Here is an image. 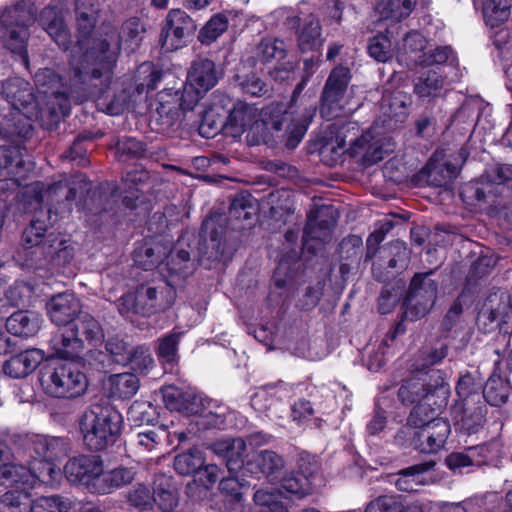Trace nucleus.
Instances as JSON below:
<instances>
[{"mask_svg": "<svg viewBox=\"0 0 512 512\" xmlns=\"http://www.w3.org/2000/svg\"><path fill=\"white\" fill-rule=\"evenodd\" d=\"M227 217L211 214L201 226L198 236L183 235L174 251L165 244L153 239L136 246L133 251L134 264L146 271L158 267L164 259L170 258L167 266L172 274L186 276L194 262L211 268L214 264L230 261L236 251L235 245L228 243L226 234Z\"/></svg>", "mask_w": 512, "mask_h": 512, "instance_id": "nucleus-1", "label": "nucleus"}, {"mask_svg": "<svg viewBox=\"0 0 512 512\" xmlns=\"http://www.w3.org/2000/svg\"><path fill=\"white\" fill-rule=\"evenodd\" d=\"M100 13L97 0H75L77 42L69 48V91L66 99L82 102L97 86L95 81L109 76L115 64V52L105 39H93Z\"/></svg>", "mask_w": 512, "mask_h": 512, "instance_id": "nucleus-2", "label": "nucleus"}, {"mask_svg": "<svg viewBox=\"0 0 512 512\" xmlns=\"http://www.w3.org/2000/svg\"><path fill=\"white\" fill-rule=\"evenodd\" d=\"M316 114V107L310 105L303 112L290 117L282 103H272L263 110L261 121L251 125L246 139L250 146L265 144L274 147L283 144L287 149H295L307 132Z\"/></svg>", "mask_w": 512, "mask_h": 512, "instance_id": "nucleus-3", "label": "nucleus"}, {"mask_svg": "<svg viewBox=\"0 0 512 512\" xmlns=\"http://www.w3.org/2000/svg\"><path fill=\"white\" fill-rule=\"evenodd\" d=\"M134 478L133 468L120 466L105 472L103 460L97 455H80L66 462V480L92 494H110L129 485Z\"/></svg>", "mask_w": 512, "mask_h": 512, "instance_id": "nucleus-4", "label": "nucleus"}, {"mask_svg": "<svg viewBox=\"0 0 512 512\" xmlns=\"http://www.w3.org/2000/svg\"><path fill=\"white\" fill-rule=\"evenodd\" d=\"M79 426L85 445L92 451H103L119 439L123 417L110 404H95L83 413Z\"/></svg>", "mask_w": 512, "mask_h": 512, "instance_id": "nucleus-5", "label": "nucleus"}, {"mask_svg": "<svg viewBox=\"0 0 512 512\" xmlns=\"http://www.w3.org/2000/svg\"><path fill=\"white\" fill-rule=\"evenodd\" d=\"M37 8L33 3L19 0L5 8L0 15V41L2 46L17 55L25 68H29L28 40L29 26L36 20Z\"/></svg>", "mask_w": 512, "mask_h": 512, "instance_id": "nucleus-6", "label": "nucleus"}, {"mask_svg": "<svg viewBox=\"0 0 512 512\" xmlns=\"http://www.w3.org/2000/svg\"><path fill=\"white\" fill-rule=\"evenodd\" d=\"M104 337L99 322L90 314L78 312L66 320V361L86 365L83 358L84 341L100 342Z\"/></svg>", "mask_w": 512, "mask_h": 512, "instance_id": "nucleus-7", "label": "nucleus"}, {"mask_svg": "<svg viewBox=\"0 0 512 512\" xmlns=\"http://www.w3.org/2000/svg\"><path fill=\"white\" fill-rule=\"evenodd\" d=\"M339 213L332 205H322L307 216L302 236V253L316 255L331 240Z\"/></svg>", "mask_w": 512, "mask_h": 512, "instance_id": "nucleus-8", "label": "nucleus"}, {"mask_svg": "<svg viewBox=\"0 0 512 512\" xmlns=\"http://www.w3.org/2000/svg\"><path fill=\"white\" fill-rule=\"evenodd\" d=\"M176 297V290H130L119 298L118 309L121 314L150 316L170 308Z\"/></svg>", "mask_w": 512, "mask_h": 512, "instance_id": "nucleus-9", "label": "nucleus"}, {"mask_svg": "<svg viewBox=\"0 0 512 512\" xmlns=\"http://www.w3.org/2000/svg\"><path fill=\"white\" fill-rule=\"evenodd\" d=\"M467 192L477 202L495 203V198L512 199V164L495 163L491 165L482 177L480 185H471Z\"/></svg>", "mask_w": 512, "mask_h": 512, "instance_id": "nucleus-10", "label": "nucleus"}, {"mask_svg": "<svg viewBox=\"0 0 512 512\" xmlns=\"http://www.w3.org/2000/svg\"><path fill=\"white\" fill-rule=\"evenodd\" d=\"M39 380L44 392L54 398H64V332L59 331L51 340Z\"/></svg>", "mask_w": 512, "mask_h": 512, "instance_id": "nucleus-11", "label": "nucleus"}, {"mask_svg": "<svg viewBox=\"0 0 512 512\" xmlns=\"http://www.w3.org/2000/svg\"><path fill=\"white\" fill-rule=\"evenodd\" d=\"M34 82L39 94L46 99L48 130L56 129L64 118V81L60 74L45 68L35 74Z\"/></svg>", "mask_w": 512, "mask_h": 512, "instance_id": "nucleus-12", "label": "nucleus"}, {"mask_svg": "<svg viewBox=\"0 0 512 512\" xmlns=\"http://www.w3.org/2000/svg\"><path fill=\"white\" fill-rule=\"evenodd\" d=\"M430 378L435 377L434 382L427 381L423 398L420 404L413 407L408 417L409 425H422L423 417H435L446 408L450 396V386L440 375L439 370L432 369Z\"/></svg>", "mask_w": 512, "mask_h": 512, "instance_id": "nucleus-13", "label": "nucleus"}, {"mask_svg": "<svg viewBox=\"0 0 512 512\" xmlns=\"http://www.w3.org/2000/svg\"><path fill=\"white\" fill-rule=\"evenodd\" d=\"M284 27L295 34L297 47L302 53L318 50L324 39L319 18L313 14L290 9L283 21Z\"/></svg>", "mask_w": 512, "mask_h": 512, "instance_id": "nucleus-14", "label": "nucleus"}, {"mask_svg": "<svg viewBox=\"0 0 512 512\" xmlns=\"http://www.w3.org/2000/svg\"><path fill=\"white\" fill-rule=\"evenodd\" d=\"M197 31L196 21L182 9H171L162 24L159 43L165 52L186 46Z\"/></svg>", "mask_w": 512, "mask_h": 512, "instance_id": "nucleus-15", "label": "nucleus"}, {"mask_svg": "<svg viewBox=\"0 0 512 512\" xmlns=\"http://www.w3.org/2000/svg\"><path fill=\"white\" fill-rule=\"evenodd\" d=\"M62 191V182L45 183L36 181L28 185L22 191L19 197V209L24 213L38 214L40 217H46V211L49 207L53 210L59 209Z\"/></svg>", "mask_w": 512, "mask_h": 512, "instance_id": "nucleus-16", "label": "nucleus"}, {"mask_svg": "<svg viewBox=\"0 0 512 512\" xmlns=\"http://www.w3.org/2000/svg\"><path fill=\"white\" fill-rule=\"evenodd\" d=\"M351 80L350 69L344 66L333 68L321 93L320 114L326 120L337 118L342 112L341 101Z\"/></svg>", "mask_w": 512, "mask_h": 512, "instance_id": "nucleus-17", "label": "nucleus"}, {"mask_svg": "<svg viewBox=\"0 0 512 512\" xmlns=\"http://www.w3.org/2000/svg\"><path fill=\"white\" fill-rule=\"evenodd\" d=\"M410 261V250L405 242L396 240L380 248L379 261L373 264L374 278L388 285L392 280L404 271Z\"/></svg>", "mask_w": 512, "mask_h": 512, "instance_id": "nucleus-18", "label": "nucleus"}, {"mask_svg": "<svg viewBox=\"0 0 512 512\" xmlns=\"http://www.w3.org/2000/svg\"><path fill=\"white\" fill-rule=\"evenodd\" d=\"M119 195L115 187L99 185L90 188V192L83 201L81 210L89 215V221L99 225L114 222L117 215Z\"/></svg>", "mask_w": 512, "mask_h": 512, "instance_id": "nucleus-19", "label": "nucleus"}, {"mask_svg": "<svg viewBox=\"0 0 512 512\" xmlns=\"http://www.w3.org/2000/svg\"><path fill=\"white\" fill-rule=\"evenodd\" d=\"M205 94L186 81L182 91H162L158 94L159 104L156 112L164 119L163 124L172 125L178 118L180 109L192 110Z\"/></svg>", "mask_w": 512, "mask_h": 512, "instance_id": "nucleus-20", "label": "nucleus"}, {"mask_svg": "<svg viewBox=\"0 0 512 512\" xmlns=\"http://www.w3.org/2000/svg\"><path fill=\"white\" fill-rule=\"evenodd\" d=\"M413 432V445L422 453H435L447 441L451 432L450 423L444 418L423 417L422 425H411Z\"/></svg>", "mask_w": 512, "mask_h": 512, "instance_id": "nucleus-21", "label": "nucleus"}, {"mask_svg": "<svg viewBox=\"0 0 512 512\" xmlns=\"http://www.w3.org/2000/svg\"><path fill=\"white\" fill-rule=\"evenodd\" d=\"M451 413L455 420V429L464 435L478 433L486 423L487 406L483 400L467 403H455L451 407Z\"/></svg>", "mask_w": 512, "mask_h": 512, "instance_id": "nucleus-22", "label": "nucleus"}, {"mask_svg": "<svg viewBox=\"0 0 512 512\" xmlns=\"http://www.w3.org/2000/svg\"><path fill=\"white\" fill-rule=\"evenodd\" d=\"M331 132L335 134L336 143L332 151L339 149L352 157L360 155L369 137V132L361 133L358 123L354 121H337L331 125Z\"/></svg>", "mask_w": 512, "mask_h": 512, "instance_id": "nucleus-23", "label": "nucleus"}, {"mask_svg": "<svg viewBox=\"0 0 512 512\" xmlns=\"http://www.w3.org/2000/svg\"><path fill=\"white\" fill-rule=\"evenodd\" d=\"M62 218V210L49 207L46 211V217H40L38 214L33 216L29 224L24 228L21 235V244L24 249L28 250L33 247H39L45 243V237L49 228Z\"/></svg>", "mask_w": 512, "mask_h": 512, "instance_id": "nucleus-24", "label": "nucleus"}, {"mask_svg": "<svg viewBox=\"0 0 512 512\" xmlns=\"http://www.w3.org/2000/svg\"><path fill=\"white\" fill-rule=\"evenodd\" d=\"M10 359L3 364L5 375L13 379H21L30 375L45 359L46 353L38 348H30L25 351L13 353Z\"/></svg>", "mask_w": 512, "mask_h": 512, "instance_id": "nucleus-25", "label": "nucleus"}, {"mask_svg": "<svg viewBox=\"0 0 512 512\" xmlns=\"http://www.w3.org/2000/svg\"><path fill=\"white\" fill-rule=\"evenodd\" d=\"M1 94L17 111L34 109L37 105L33 86L21 77H11L3 81Z\"/></svg>", "mask_w": 512, "mask_h": 512, "instance_id": "nucleus-26", "label": "nucleus"}, {"mask_svg": "<svg viewBox=\"0 0 512 512\" xmlns=\"http://www.w3.org/2000/svg\"><path fill=\"white\" fill-rule=\"evenodd\" d=\"M223 71L219 69L214 61L209 58L198 57L195 59L188 70L187 81L199 89L200 92L207 93L217 85L222 78Z\"/></svg>", "mask_w": 512, "mask_h": 512, "instance_id": "nucleus-27", "label": "nucleus"}, {"mask_svg": "<svg viewBox=\"0 0 512 512\" xmlns=\"http://www.w3.org/2000/svg\"><path fill=\"white\" fill-rule=\"evenodd\" d=\"M24 453L37 463L39 460L53 459L63 444L61 438L47 437L39 434L19 436Z\"/></svg>", "mask_w": 512, "mask_h": 512, "instance_id": "nucleus-28", "label": "nucleus"}, {"mask_svg": "<svg viewBox=\"0 0 512 512\" xmlns=\"http://www.w3.org/2000/svg\"><path fill=\"white\" fill-rule=\"evenodd\" d=\"M161 77L162 73L151 65H141L135 76V83L129 86V91L133 89V93H136L137 97L124 99L121 107L126 109L135 108L138 103L146 100L147 94L157 88Z\"/></svg>", "mask_w": 512, "mask_h": 512, "instance_id": "nucleus-29", "label": "nucleus"}, {"mask_svg": "<svg viewBox=\"0 0 512 512\" xmlns=\"http://www.w3.org/2000/svg\"><path fill=\"white\" fill-rule=\"evenodd\" d=\"M21 145L0 146V179L11 176L24 177L32 169V162L23 158Z\"/></svg>", "mask_w": 512, "mask_h": 512, "instance_id": "nucleus-30", "label": "nucleus"}, {"mask_svg": "<svg viewBox=\"0 0 512 512\" xmlns=\"http://www.w3.org/2000/svg\"><path fill=\"white\" fill-rule=\"evenodd\" d=\"M34 126L31 118L20 113V111L10 113L0 122V136L15 142V145H21L32 138Z\"/></svg>", "mask_w": 512, "mask_h": 512, "instance_id": "nucleus-31", "label": "nucleus"}, {"mask_svg": "<svg viewBox=\"0 0 512 512\" xmlns=\"http://www.w3.org/2000/svg\"><path fill=\"white\" fill-rule=\"evenodd\" d=\"M146 33V26L138 17L126 19L119 30L117 41L114 47L110 46L111 51L115 52V60L122 45L130 52H134L139 46Z\"/></svg>", "mask_w": 512, "mask_h": 512, "instance_id": "nucleus-32", "label": "nucleus"}, {"mask_svg": "<svg viewBox=\"0 0 512 512\" xmlns=\"http://www.w3.org/2000/svg\"><path fill=\"white\" fill-rule=\"evenodd\" d=\"M445 77L435 69H425L413 81V91L421 99H434L441 96Z\"/></svg>", "mask_w": 512, "mask_h": 512, "instance_id": "nucleus-33", "label": "nucleus"}, {"mask_svg": "<svg viewBox=\"0 0 512 512\" xmlns=\"http://www.w3.org/2000/svg\"><path fill=\"white\" fill-rule=\"evenodd\" d=\"M182 335V332L173 330L157 340L155 352L166 372H173L178 365L180 359L178 346Z\"/></svg>", "mask_w": 512, "mask_h": 512, "instance_id": "nucleus-34", "label": "nucleus"}, {"mask_svg": "<svg viewBox=\"0 0 512 512\" xmlns=\"http://www.w3.org/2000/svg\"><path fill=\"white\" fill-rule=\"evenodd\" d=\"M434 466V461H425L399 470L394 482L396 488L403 492L417 491L421 485L425 484L424 474Z\"/></svg>", "mask_w": 512, "mask_h": 512, "instance_id": "nucleus-35", "label": "nucleus"}, {"mask_svg": "<svg viewBox=\"0 0 512 512\" xmlns=\"http://www.w3.org/2000/svg\"><path fill=\"white\" fill-rule=\"evenodd\" d=\"M154 503L163 512H173L179 502L177 487L172 477L158 474L154 478Z\"/></svg>", "mask_w": 512, "mask_h": 512, "instance_id": "nucleus-36", "label": "nucleus"}, {"mask_svg": "<svg viewBox=\"0 0 512 512\" xmlns=\"http://www.w3.org/2000/svg\"><path fill=\"white\" fill-rule=\"evenodd\" d=\"M255 118V109L246 102L237 101L227 115L226 136L240 137Z\"/></svg>", "mask_w": 512, "mask_h": 512, "instance_id": "nucleus-37", "label": "nucleus"}, {"mask_svg": "<svg viewBox=\"0 0 512 512\" xmlns=\"http://www.w3.org/2000/svg\"><path fill=\"white\" fill-rule=\"evenodd\" d=\"M286 392L283 381L263 385L251 397V406L258 412L266 413L282 401Z\"/></svg>", "mask_w": 512, "mask_h": 512, "instance_id": "nucleus-38", "label": "nucleus"}, {"mask_svg": "<svg viewBox=\"0 0 512 512\" xmlns=\"http://www.w3.org/2000/svg\"><path fill=\"white\" fill-rule=\"evenodd\" d=\"M497 301L498 292L496 291L487 297L483 307L478 312L477 326L485 333L501 328L502 324L508 321V318L504 316L503 311L500 309L499 304L497 303V306H495Z\"/></svg>", "mask_w": 512, "mask_h": 512, "instance_id": "nucleus-39", "label": "nucleus"}, {"mask_svg": "<svg viewBox=\"0 0 512 512\" xmlns=\"http://www.w3.org/2000/svg\"><path fill=\"white\" fill-rule=\"evenodd\" d=\"M39 23L51 39L61 48L64 46V11L57 5H48L39 15Z\"/></svg>", "mask_w": 512, "mask_h": 512, "instance_id": "nucleus-40", "label": "nucleus"}, {"mask_svg": "<svg viewBox=\"0 0 512 512\" xmlns=\"http://www.w3.org/2000/svg\"><path fill=\"white\" fill-rule=\"evenodd\" d=\"M460 167L450 161L435 163L429 161L421 170L429 185L434 187H447L458 176Z\"/></svg>", "mask_w": 512, "mask_h": 512, "instance_id": "nucleus-41", "label": "nucleus"}, {"mask_svg": "<svg viewBox=\"0 0 512 512\" xmlns=\"http://www.w3.org/2000/svg\"><path fill=\"white\" fill-rule=\"evenodd\" d=\"M7 331L15 336L31 337L40 329L38 317L29 311H17L6 320Z\"/></svg>", "mask_w": 512, "mask_h": 512, "instance_id": "nucleus-42", "label": "nucleus"}, {"mask_svg": "<svg viewBox=\"0 0 512 512\" xmlns=\"http://www.w3.org/2000/svg\"><path fill=\"white\" fill-rule=\"evenodd\" d=\"M434 290H407L403 306L405 314L411 315V318L424 316L434 305Z\"/></svg>", "mask_w": 512, "mask_h": 512, "instance_id": "nucleus-43", "label": "nucleus"}, {"mask_svg": "<svg viewBox=\"0 0 512 512\" xmlns=\"http://www.w3.org/2000/svg\"><path fill=\"white\" fill-rule=\"evenodd\" d=\"M509 393L510 386L508 381L498 375L490 376L484 387H482L481 392L484 403H488L491 406L496 407H499L507 402Z\"/></svg>", "mask_w": 512, "mask_h": 512, "instance_id": "nucleus-44", "label": "nucleus"}, {"mask_svg": "<svg viewBox=\"0 0 512 512\" xmlns=\"http://www.w3.org/2000/svg\"><path fill=\"white\" fill-rule=\"evenodd\" d=\"M227 115L217 113L216 108H206L201 112L199 134L207 139L214 138L220 132L226 135Z\"/></svg>", "mask_w": 512, "mask_h": 512, "instance_id": "nucleus-45", "label": "nucleus"}, {"mask_svg": "<svg viewBox=\"0 0 512 512\" xmlns=\"http://www.w3.org/2000/svg\"><path fill=\"white\" fill-rule=\"evenodd\" d=\"M298 253L293 252L280 260L273 274V281L276 288H291L296 282L299 265L297 262Z\"/></svg>", "mask_w": 512, "mask_h": 512, "instance_id": "nucleus-46", "label": "nucleus"}, {"mask_svg": "<svg viewBox=\"0 0 512 512\" xmlns=\"http://www.w3.org/2000/svg\"><path fill=\"white\" fill-rule=\"evenodd\" d=\"M287 56L286 43L277 38H265L255 47V59L263 64L276 61L277 63Z\"/></svg>", "mask_w": 512, "mask_h": 512, "instance_id": "nucleus-47", "label": "nucleus"}, {"mask_svg": "<svg viewBox=\"0 0 512 512\" xmlns=\"http://www.w3.org/2000/svg\"><path fill=\"white\" fill-rule=\"evenodd\" d=\"M415 4L416 0H381L376 11L383 20L399 22L411 14Z\"/></svg>", "mask_w": 512, "mask_h": 512, "instance_id": "nucleus-48", "label": "nucleus"}, {"mask_svg": "<svg viewBox=\"0 0 512 512\" xmlns=\"http://www.w3.org/2000/svg\"><path fill=\"white\" fill-rule=\"evenodd\" d=\"M257 469L269 480L278 479L285 467L283 457L272 450H261L254 457Z\"/></svg>", "mask_w": 512, "mask_h": 512, "instance_id": "nucleus-49", "label": "nucleus"}, {"mask_svg": "<svg viewBox=\"0 0 512 512\" xmlns=\"http://www.w3.org/2000/svg\"><path fill=\"white\" fill-rule=\"evenodd\" d=\"M115 158L119 162H130L144 157L146 144L133 137L118 138L114 146Z\"/></svg>", "mask_w": 512, "mask_h": 512, "instance_id": "nucleus-50", "label": "nucleus"}, {"mask_svg": "<svg viewBox=\"0 0 512 512\" xmlns=\"http://www.w3.org/2000/svg\"><path fill=\"white\" fill-rule=\"evenodd\" d=\"M74 362L66 361V398L73 399L84 395L88 389V379L83 371L84 368Z\"/></svg>", "mask_w": 512, "mask_h": 512, "instance_id": "nucleus-51", "label": "nucleus"}, {"mask_svg": "<svg viewBox=\"0 0 512 512\" xmlns=\"http://www.w3.org/2000/svg\"><path fill=\"white\" fill-rule=\"evenodd\" d=\"M220 475V468L214 464H203V467L196 473V478L186 485V494L191 499H196V494L201 492L200 485L204 490L213 486Z\"/></svg>", "mask_w": 512, "mask_h": 512, "instance_id": "nucleus-52", "label": "nucleus"}, {"mask_svg": "<svg viewBox=\"0 0 512 512\" xmlns=\"http://www.w3.org/2000/svg\"><path fill=\"white\" fill-rule=\"evenodd\" d=\"M213 401L201 394L192 392L189 402L185 405L183 414L191 416L198 415L203 418H208V425L216 426L219 423L220 417L212 411Z\"/></svg>", "mask_w": 512, "mask_h": 512, "instance_id": "nucleus-53", "label": "nucleus"}, {"mask_svg": "<svg viewBox=\"0 0 512 512\" xmlns=\"http://www.w3.org/2000/svg\"><path fill=\"white\" fill-rule=\"evenodd\" d=\"M204 463L203 453L199 449L193 448L175 456L174 469L183 476L196 475Z\"/></svg>", "mask_w": 512, "mask_h": 512, "instance_id": "nucleus-54", "label": "nucleus"}, {"mask_svg": "<svg viewBox=\"0 0 512 512\" xmlns=\"http://www.w3.org/2000/svg\"><path fill=\"white\" fill-rule=\"evenodd\" d=\"M128 420L134 426L152 425L158 422V413L156 407L149 401H134L129 407Z\"/></svg>", "mask_w": 512, "mask_h": 512, "instance_id": "nucleus-55", "label": "nucleus"}, {"mask_svg": "<svg viewBox=\"0 0 512 512\" xmlns=\"http://www.w3.org/2000/svg\"><path fill=\"white\" fill-rule=\"evenodd\" d=\"M427 378L412 377L402 381L398 389V398L404 405L420 404L427 385Z\"/></svg>", "mask_w": 512, "mask_h": 512, "instance_id": "nucleus-56", "label": "nucleus"}, {"mask_svg": "<svg viewBox=\"0 0 512 512\" xmlns=\"http://www.w3.org/2000/svg\"><path fill=\"white\" fill-rule=\"evenodd\" d=\"M257 212L256 199L248 193L236 195L230 203L228 217L231 220H250Z\"/></svg>", "mask_w": 512, "mask_h": 512, "instance_id": "nucleus-57", "label": "nucleus"}, {"mask_svg": "<svg viewBox=\"0 0 512 512\" xmlns=\"http://www.w3.org/2000/svg\"><path fill=\"white\" fill-rule=\"evenodd\" d=\"M31 477V468H26L23 465L15 464L10 461H6L0 465V485H25L30 481Z\"/></svg>", "mask_w": 512, "mask_h": 512, "instance_id": "nucleus-58", "label": "nucleus"}, {"mask_svg": "<svg viewBox=\"0 0 512 512\" xmlns=\"http://www.w3.org/2000/svg\"><path fill=\"white\" fill-rule=\"evenodd\" d=\"M234 82L239 86L244 94L251 95L253 97L270 96V87L254 72L245 74L238 73L234 76Z\"/></svg>", "mask_w": 512, "mask_h": 512, "instance_id": "nucleus-59", "label": "nucleus"}, {"mask_svg": "<svg viewBox=\"0 0 512 512\" xmlns=\"http://www.w3.org/2000/svg\"><path fill=\"white\" fill-rule=\"evenodd\" d=\"M111 392L120 399L132 398L140 387L138 377L134 373H121L110 378Z\"/></svg>", "mask_w": 512, "mask_h": 512, "instance_id": "nucleus-60", "label": "nucleus"}, {"mask_svg": "<svg viewBox=\"0 0 512 512\" xmlns=\"http://www.w3.org/2000/svg\"><path fill=\"white\" fill-rule=\"evenodd\" d=\"M228 25V18L224 14L217 13L200 29L197 39L203 45H210L228 29Z\"/></svg>", "mask_w": 512, "mask_h": 512, "instance_id": "nucleus-61", "label": "nucleus"}, {"mask_svg": "<svg viewBox=\"0 0 512 512\" xmlns=\"http://www.w3.org/2000/svg\"><path fill=\"white\" fill-rule=\"evenodd\" d=\"M250 488V482L238 473H232L221 479L219 483L220 492L231 502L239 503L245 491Z\"/></svg>", "mask_w": 512, "mask_h": 512, "instance_id": "nucleus-62", "label": "nucleus"}, {"mask_svg": "<svg viewBox=\"0 0 512 512\" xmlns=\"http://www.w3.org/2000/svg\"><path fill=\"white\" fill-rule=\"evenodd\" d=\"M363 252V241L360 236L348 235L338 245L337 253L340 262L359 266Z\"/></svg>", "mask_w": 512, "mask_h": 512, "instance_id": "nucleus-63", "label": "nucleus"}, {"mask_svg": "<svg viewBox=\"0 0 512 512\" xmlns=\"http://www.w3.org/2000/svg\"><path fill=\"white\" fill-rule=\"evenodd\" d=\"M66 186H68L66 201H75L78 209H81L83 201L90 192L91 182L87 180L85 174L76 172L71 174L70 178L66 180Z\"/></svg>", "mask_w": 512, "mask_h": 512, "instance_id": "nucleus-64", "label": "nucleus"}]
</instances>
